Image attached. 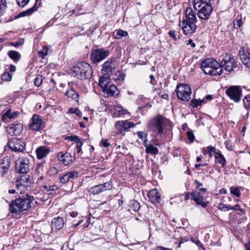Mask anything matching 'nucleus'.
<instances>
[{"instance_id":"72a5a7b5","label":"nucleus","mask_w":250,"mask_h":250,"mask_svg":"<svg viewBox=\"0 0 250 250\" xmlns=\"http://www.w3.org/2000/svg\"><path fill=\"white\" fill-rule=\"evenodd\" d=\"M8 56L15 62H18L21 58V54L16 51L10 50L8 52Z\"/></svg>"},{"instance_id":"37998d69","label":"nucleus","mask_w":250,"mask_h":250,"mask_svg":"<svg viewBox=\"0 0 250 250\" xmlns=\"http://www.w3.org/2000/svg\"><path fill=\"white\" fill-rule=\"evenodd\" d=\"M6 8V0H0V16L2 15L5 13Z\"/></svg>"},{"instance_id":"e433bc0d","label":"nucleus","mask_w":250,"mask_h":250,"mask_svg":"<svg viewBox=\"0 0 250 250\" xmlns=\"http://www.w3.org/2000/svg\"><path fill=\"white\" fill-rule=\"evenodd\" d=\"M125 78V74L121 71H116L112 75V79L115 81H124Z\"/></svg>"},{"instance_id":"6e6d98bb","label":"nucleus","mask_w":250,"mask_h":250,"mask_svg":"<svg viewBox=\"0 0 250 250\" xmlns=\"http://www.w3.org/2000/svg\"><path fill=\"white\" fill-rule=\"evenodd\" d=\"M69 111L71 113L76 114L78 116H81L82 114L81 111L78 108H71L69 109Z\"/></svg>"},{"instance_id":"2f4dec72","label":"nucleus","mask_w":250,"mask_h":250,"mask_svg":"<svg viewBox=\"0 0 250 250\" xmlns=\"http://www.w3.org/2000/svg\"><path fill=\"white\" fill-rule=\"evenodd\" d=\"M146 147V152L151 155H156L158 152V149L154 146L152 145H147L146 143L144 145Z\"/></svg>"},{"instance_id":"a18cd8bd","label":"nucleus","mask_w":250,"mask_h":250,"mask_svg":"<svg viewBox=\"0 0 250 250\" xmlns=\"http://www.w3.org/2000/svg\"><path fill=\"white\" fill-rule=\"evenodd\" d=\"M48 53V48L44 46L43 48L38 52V55L42 59H43L47 55Z\"/></svg>"},{"instance_id":"c85d7f7f","label":"nucleus","mask_w":250,"mask_h":250,"mask_svg":"<svg viewBox=\"0 0 250 250\" xmlns=\"http://www.w3.org/2000/svg\"><path fill=\"white\" fill-rule=\"evenodd\" d=\"M51 224L52 229H60L62 228L64 223L63 219L62 217H58L53 218Z\"/></svg>"},{"instance_id":"de8ad7c7","label":"nucleus","mask_w":250,"mask_h":250,"mask_svg":"<svg viewBox=\"0 0 250 250\" xmlns=\"http://www.w3.org/2000/svg\"><path fill=\"white\" fill-rule=\"evenodd\" d=\"M243 24L242 21V17H241L239 19L235 20L233 21V26L234 28H238L240 27Z\"/></svg>"},{"instance_id":"473e14b6","label":"nucleus","mask_w":250,"mask_h":250,"mask_svg":"<svg viewBox=\"0 0 250 250\" xmlns=\"http://www.w3.org/2000/svg\"><path fill=\"white\" fill-rule=\"evenodd\" d=\"M19 181L21 183L28 186L29 188L30 187L31 185L33 183L32 179H31L29 175L22 176Z\"/></svg>"},{"instance_id":"603ef678","label":"nucleus","mask_w":250,"mask_h":250,"mask_svg":"<svg viewBox=\"0 0 250 250\" xmlns=\"http://www.w3.org/2000/svg\"><path fill=\"white\" fill-rule=\"evenodd\" d=\"M9 113V111H8V110L5 113H4L2 115L1 121L3 122L6 123L8 122V120L10 119Z\"/></svg>"},{"instance_id":"e2e57ef3","label":"nucleus","mask_w":250,"mask_h":250,"mask_svg":"<svg viewBox=\"0 0 250 250\" xmlns=\"http://www.w3.org/2000/svg\"><path fill=\"white\" fill-rule=\"evenodd\" d=\"M230 209L232 210H242V209L239 208V205L238 204H236L234 206L230 207V206H229L228 208V210H229Z\"/></svg>"},{"instance_id":"39448f33","label":"nucleus","mask_w":250,"mask_h":250,"mask_svg":"<svg viewBox=\"0 0 250 250\" xmlns=\"http://www.w3.org/2000/svg\"><path fill=\"white\" fill-rule=\"evenodd\" d=\"M219 63L222 69L224 68L227 72L235 71L237 68V64L233 57L229 54H224L220 57Z\"/></svg>"},{"instance_id":"a211bd4d","label":"nucleus","mask_w":250,"mask_h":250,"mask_svg":"<svg viewBox=\"0 0 250 250\" xmlns=\"http://www.w3.org/2000/svg\"><path fill=\"white\" fill-rule=\"evenodd\" d=\"M58 160L65 166H68L73 163L75 160V156H72L70 153L66 152L63 153L60 152L57 154Z\"/></svg>"},{"instance_id":"c756f323","label":"nucleus","mask_w":250,"mask_h":250,"mask_svg":"<svg viewBox=\"0 0 250 250\" xmlns=\"http://www.w3.org/2000/svg\"><path fill=\"white\" fill-rule=\"evenodd\" d=\"M65 95L72 100L77 102L79 101V95L73 88L67 90L65 92Z\"/></svg>"},{"instance_id":"423d86ee","label":"nucleus","mask_w":250,"mask_h":250,"mask_svg":"<svg viewBox=\"0 0 250 250\" xmlns=\"http://www.w3.org/2000/svg\"><path fill=\"white\" fill-rule=\"evenodd\" d=\"M176 93L178 99L188 101L190 98L191 90L189 85L185 83H181L176 87Z\"/></svg>"},{"instance_id":"f8f14e48","label":"nucleus","mask_w":250,"mask_h":250,"mask_svg":"<svg viewBox=\"0 0 250 250\" xmlns=\"http://www.w3.org/2000/svg\"><path fill=\"white\" fill-rule=\"evenodd\" d=\"M179 26L182 28L183 33L188 36L193 34L197 28L195 23L184 20L179 23Z\"/></svg>"},{"instance_id":"58836bf2","label":"nucleus","mask_w":250,"mask_h":250,"mask_svg":"<svg viewBox=\"0 0 250 250\" xmlns=\"http://www.w3.org/2000/svg\"><path fill=\"white\" fill-rule=\"evenodd\" d=\"M29 187L27 185H25L23 184V183H21V182L19 180L16 181V188L18 191L20 192V193H22L23 192L25 191V189H27Z\"/></svg>"},{"instance_id":"2eb2a0df","label":"nucleus","mask_w":250,"mask_h":250,"mask_svg":"<svg viewBox=\"0 0 250 250\" xmlns=\"http://www.w3.org/2000/svg\"><path fill=\"white\" fill-rule=\"evenodd\" d=\"M241 61L247 67L250 68V52L247 47H242L239 52Z\"/></svg>"},{"instance_id":"13d9d810","label":"nucleus","mask_w":250,"mask_h":250,"mask_svg":"<svg viewBox=\"0 0 250 250\" xmlns=\"http://www.w3.org/2000/svg\"><path fill=\"white\" fill-rule=\"evenodd\" d=\"M8 111H9V117L10 119H12L16 118L19 114V112L18 111H14L12 113L11 112V109H8Z\"/></svg>"},{"instance_id":"49530a36","label":"nucleus","mask_w":250,"mask_h":250,"mask_svg":"<svg viewBox=\"0 0 250 250\" xmlns=\"http://www.w3.org/2000/svg\"><path fill=\"white\" fill-rule=\"evenodd\" d=\"M12 77V75L8 71L3 73L1 75V79L2 81L7 82L11 81Z\"/></svg>"},{"instance_id":"8fccbe9b","label":"nucleus","mask_w":250,"mask_h":250,"mask_svg":"<svg viewBox=\"0 0 250 250\" xmlns=\"http://www.w3.org/2000/svg\"><path fill=\"white\" fill-rule=\"evenodd\" d=\"M43 188L46 191H54L58 189V187L57 186L55 185H49V186H46L44 185L43 186Z\"/></svg>"},{"instance_id":"4be33fe9","label":"nucleus","mask_w":250,"mask_h":250,"mask_svg":"<svg viewBox=\"0 0 250 250\" xmlns=\"http://www.w3.org/2000/svg\"><path fill=\"white\" fill-rule=\"evenodd\" d=\"M10 158L8 156L0 159V174L2 176L8 171L10 167Z\"/></svg>"},{"instance_id":"0eeeda50","label":"nucleus","mask_w":250,"mask_h":250,"mask_svg":"<svg viewBox=\"0 0 250 250\" xmlns=\"http://www.w3.org/2000/svg\"><path fill=\"white\" fill-rule=\"evenodd\" d=\"M30 158L29 156L19 157L16 164V169L18 172L26 174L29 171Z\"/></svg>"},{"instance_id":"774afa93","label":"nucleus","mask_w":250,"mask_h":250,"mask_svg":"<svg viewBox=\"0 0 250 250\" xmlns=\"http://www.w3.org/2000/svg\"><path fill=\"white\" fill-rule=\"evenodd\" d=\"M188 238L186 237L181 238L179 242V244L178 246V248L180 247L181 244L188 241Z\"/></svg>"},{"instance_id":"c9c22d12","label":"nucleus","mask_w":250,"mask_h":250,"mask_svg":"<svg viewBox=\"0 0 250 250\" xmlns=\"http://www.w3.org/2000/svg\"><path fill=\"white\" fill-rule=\"evenodd\" d=\"M37 9L38 8L37 7V4L35 3L32 7L21 12L20 14V15L21 17L29 16L31 15L32 13H33L34 12L36 11Z\"/></svg>"},{"instance_id":"4c0bfd02","label":"nucleus","mask_w":250,"mask_h":250,"mask_svg":"<svg viewBox=\"0 0 250 250\" xmlns=\"http://www.w3.org/2000/svg\"><path fill=\"white\" fill-rule=\"evenodd\" d=\"M117 91V87L115 85L112 84L108 88V87H107L105 92H106L108 96H111L115 94Z\"/></svg>"},{"instance_id":"c03bdc74","label":"nucleus","mask_w":250,"mask_h":250,"mask_svg":"<svg viewBox=\"0 0 250 250\" xmlns=\"http://www.w3.org/2000/svg\"><path fill=\"white\" fill-rule=\"evenodd\" d=\"M230 192L231 194L234 195L237 197H239L241 194L239 188L236 187H231L230 188Z\"/></svg>"},{"instance_id":"f03ea898","label":"nucleus","mask_w":250,"mask_h":250,"mask_svg":"<svg viewBox=\"0 0 250 250\" xmlns=\"http://www.w3.org/2000/svg\"><path fill=\"white\" fill-rule=\"evenodd\" d=\"M210 0H194V8L198 11L199 19L207 20L210 16L212 7Z\"/></svg>"},{"instance_id":"4d7b16f0","label":"nucleus","mask_w":250,"mask_h":250,"mask_svg":"<svg viewBox=\"0 0 250 250\" xmlns=\"http://www.w3.org/2000/svg\"><path fill=\"white\" fill-rule=\"evenodd\" d=\"M187 135L188 140L190 141V143H192L195 139V137L193 133L191 131H188L187 132Z\"/></svg>"},{"instance_id":"f3484780","label":"nucleus","mask_w":250,"mask_h":250,"mask_svg":"<svg viewBox=\"0 0 250 250\" xmlns=\"http://www.w3.org/2000/svg\"><path fill=\"white\" fill-rule=\"evenodd\" d=\"M116 68L115 59L113 58H109L103 65L102 69L103 74L109 75Z\"/></svg>"},{"instance_id":"864d4df0","label":"nucleus","mask_w":250,"mask_h":250,"mask_svg":"<svg viewBox=\"0 0 250 250\" xmlns=\"http://www.w3.org/2000/svg\"><path fill=\"white\" fill-rule=\"evenodd\" d=\"M29 0H16V1L20 7H24L29 3Z\"/></svg>"},{"instance_id":"338daca9","label":"nucleus","mask_w":250,"mask_h":250,"mask_svg":"<svg viewBox=\"0 0 250 250\" xmlns=\"http://www.w3.org/2000/svg\"><path fill=\"white\" fill-rule=\"evenodd\" d=\"M101 145L104 147H108L110 146V144L108 143L106 139H103L101 142Z\"/></svg>"},{"instance_id":"7c9ffc66","label":"nucleus","mask_w":250,"mask_h":250,"mask_svg":"<svg viewBox=\"0 0 250 250\" xmlns=\"http://www.w3.org/2000/svg\"><path fill=\"white\" fill-rule=\"evenodd\" d=\"M216 162L221 164L222 167L226 165V160L224 155L220 152H217L215 155Z\"/></svg>"},{"instance_id":"20e7f679","label":"nucleus","mask_w":250,"mask_h":250,"mask_svg":"<svg viewBox=\"0 0 250 250\" xmlns=\"http://www.w3.org/2000/svg\"><path fill=\"white\" fill-rule=\"evenodd\" d=\"M201 67L205 74L211 76L220 75L223 72L219 62L212 58H208L202 61Z\"/></svg>"},{"instance_id":"5fc2aeb1","label":"nucleus","mask_w":250,"mask_h":250,"mask_svg":"<svg viewBox=\"0 0 250 250\" xmlns=\"http://www.w3.org/2000/svg\"><path fill=\"white\" fill-rule=\"evenodd\" d=\"M24 43V40L22 39H19L18 41L15 42H10V44L15 47H18Z\"/></svg>"},{"instance_id":"680f3d73","label":"nucleus","mask_w":250,"mask_h":250,"mask_svg":"<svg viewBox=\"0 0 250 250\" xmlns=\"http://www.w3.org/2000/svg\"><path fill=\"white\" fill-rule=\"evenodd\" d=\"M83 143L82 142H79L77 143L76 145V151L78 153H80L82 151V146Z\"/></svg>"},{"instance_id":"0e129e2a","label":"nucleus","mask_w":250,"mask_h":250,"mask_svg":"<svg viewBox=\"0 0 250 250\" xmlns=\"http://www.w3.org/2000/svg\"><path fill=\"white\" fill-rule=\"evenodd\" d=\"M228 207L229 206L223 203H220L218 206V209H219L221 210H225V209H227L228 210Z\"/></svg>"},{"instance_id":"ea45409f","label":"nucleus","mask_w":250,"mask_h":250,"mask_svg":"<svg viewBox=\"0 0 250 250\" xmlns=\"http://www.w3.org/2000/svg\"><path fill=\"white\" fill-rule=\"evenodd\" d=\"M130 208L135 211H138L140 208V203L136 200H131L129 203Z\"/></svg>"},{"instance_id":"393cba45","label":"nucleus","mask_w":250,"mask_h":250,"mask_svg":"<svg viewBox=\"0 0 250 250\" xmlns=\"http://www.w3.org/2000/svg\"><path fill=\"white\" fill-rule=\"evenodd\" d=\"M45 163V161L44 160L37 165L35 170V174L38 176V182H39L40 180H42L43 178L44 174L45 173L44 169Z\"/></svg>"},{"instance_id":"69168bd1","label":"nucleus","mask_w":250,"mask_h":250,"mask_svg":"<svg viewBox=\"0 0 250 250\" xmlns=\"http://www.w3.org/2000/svg\"><path fill=\"white\" fill-rule=\"evenodd\" d=\"M168 34L169 36L172 38L174 41L177 40V38L175 35V31H169L168 32Z\"/></svg>"},{"instance_id":"09e8293b","label":"nucleus","mask_w":250,"mask_h":250,"mask_svg":"<svg viewBox=\"0 0 250 250\" xmlns=\"http://www.w3.org/2000/svg\"><path fill=\"white\" fill-rule=\"evenodd\" d=\"M243 101L245 108H249L250 107V96L249 95L246 96Z\"/></svg>"},{"instance_id":"a19ab883","label":"nucleus","mask_w":250,"mask_h":250,"mask_svg":"<svg viewBox=\"0 0 250 250\" xmlns=\"http://www.w3.org/2000/svg\"><path fill=\"white\" fill-rule=\"evenodd\" d=\"M137 135L138 137L141 139L142 141L144 142V145L146 144L147 142V134L144 131H138L137 132Z\"/></svg>"},{"instance_id":"1a4fd4ad","label":"nucleus","mask_w":250,"mask_h":250,"mask_svg":"<svg viewBox=\"0 0 250 250\" xmlns=\"http://www.w3.org/2000/svg\"><path fill=\"white\" fill-rule=\"evenodd\" d=\"M109 55L108 50L104 49H96L93 51L91 55V60L94 63H98L104 59Z\"/></svg>"},{"instance_id":"412c9836","label":"nucleus","mask_w":250,"mask_h":250,"mask_svg":"<svg viewBox=\"0 0 250 250\" xmlns=\"http://www.w3.org/2000/svg\"><path fill=\"white\" fill-rule=\"evenodd\" d=\"M32 123L29 125V128L32 130L39 131L42 128V117L34 114L32 118Z\"/></svg>"},{"instance_id":"b1692460","label":"nucleus","mask_w":250,"mask_h":250,"mask_svg":"<svg viewBox=\"0 0 250 250\" xmlns=\"http://www.w3.org/2000/svg\"><path fill=\"white\" fill-rule=\"evenodd\" d=\"M110 79L109 75L104 74V75L99 78V84L104 92L110 83Z\"/></svg>"},{"instance_id":"bb28decb","label":"nucleus","mask_w":250,"mask_h":250,"mask_svg":"<svg viewBox=\"0 0 250 250\" xmlns=\"http://www.w3.org/2000/svg\"><path fill=\"white\" fill-rule=\"evenodd\" d=\"M187 21H192V23H195L197 21L196 14L193 11L191 8H188L186 11V19L183 20Z\"/></svg>"},{"instance_id":"9d476101","label":"nucleus","mask_w":250,"mask_h":250,"mask_svg":"<svg viewBox=\"0 0 250 250\" xmlns=\"http://www.w3.org/2000/svg\"><path fill=\"white\" fill-rule=\"evenodd\" d=\"M226 93L235 102H239L241 100L242 89L239 86H231L226 90Z\"/></svg>"},{"instance_id":"5701e85b","label":"nucleus","mask_w":250,"mask_h":250,"mask_svg":"<svg viewBox=\"0 0 250 250\" xmlns=\"http://www.w3.org/2000/svg\"><path fill=\"white\" fill-rule=\"evenodd\" d=\"M50 152V148L46 146H40L36 150L37 158L38 159H43L46 157Z\"/></svg>"},{"instance_id":"dca6fc26","label":"nucleus","mask_w":250,"mask_h":250,"mask_svg":"<svg viewBox=\"0 0 250 250\" xmlns=\"http://www.w3.org/2000/svg\"><path fill=\"white\" fill-rule=\"evenodd\" d=\"M18 201L20 205L21 212L27 210L31 207V203L34 200V198L31 196L26 195V197L18 198Z\"/></svg>"},{"instance_id":"3c124183","label":"nucleus","mask_w":250,"mask_h":250,"mask_svg":"<svg viewBox=\"0 0 250 250\" xmlns=\"http://www.w3.org/2000/svg\"><path fill=\"white\" fill-rule=\"evenodd\" d=\"M190 105L193 108L198 107V106H201L200 102H199V100H197V99H192L190 101Z\"/></svg>"},{"instance_id":"f704fd0d","label":"nucleus","mask_w":250,"mask_h":250,"mask_svg":"<svg viewBox=\"0 0 250 250\" xmlns=\"http://www.w3.org/2000/svg\"><path fill=\"white\" fill-rule=\"evenodd\" d=\"M216 152H216L215 147L212 146H209L208 147H205L203 150V153L204 155L208 154V156L210 158L212 157V153L216 154Z\"/></svg>"},{"instance_id":"052dcab7","label":"nucleus","mask_w":250,"mask_h":250,"mask_svg":"<svg viewBox=\"0 0 250 250\" xmlns=\"http://www.w3.org/2000/svg\"><path fill=\"white\" fill-rule=\"evenodd\" d=\"M68 138H69L70 140L76 142L77 144L79 142H82L80 140V138L77 136H71L68 137Z\"/></svg>"},{"instance_id":"7ed1b4c3","label":"nucleus","mask_w":250,"mask_h":250,"mask_svg":"<svg viewBox=\"0 0 250 250\" xmlns=\"http://www.w3.org/2000/svg\"><path fill=\"white\" fill-rule=\"evenodd\" d=\"M169 120L164 116L158 114L151 118L148 123L149 128L157 135H162L164 129L169 124Z\"/></svg>"},{"instance_id":"9b49d317","label":"nucleus","mask_w":250,"mask_h":250,"mask_svg":"<svg viewBox=\"0 0 250 250\" xmlns=\"http://www.w3.org/2000/svg\"><path fill=\"white\" fill-rule=\"evenodd\" d=\"M116 133L121 134L123 131H128L129 129L135 126V125L128 120H121L115 123Z\"/></svg>"},{"instance_id":"f257e3e1","label":"nucleus","mask_w":250,"mask_h":250,"mask_svg":"<svg viewBox=\"0 0 250 250\" xmlns=\"http://www.w3.org/2000/svg\"><path fill=\"white\" fill-rule=\"evenodd\" d=\"M70 74L80 80L89 79L92 77V67L87 63L79 62L71 68Z\"/></svg>"},{"instance_id":"4468645a","label":"nucleus","mask_w":250,"mask_h":250,"mask_svg":"<svg viewBox=\"0 0 250 250\" xmlns=\"http://www.w3.org/2000/svg\"><path fill=\"white\" fill-rule=\"evenodd\" d=\"M112 188L111 182H107L103 184L95 186L89 188V191L93 195L99 194L107 190H109Z\"/></svg>"},{"instance_id":"79ce46f5","label":"nucleus","mask_w":250,"mask_h":250,"mask_svg":"<svg viewBox=\"0 0 250 250\" xmlns=\"http://www.w3.org/2000/svg\"><path fill=\"white\" fill-rule=\"evenodd\" d=\"M128 35V33L125 31H124L122 29H119L117 31L116 34L115 36V38L116 39H120L122 37H126Z\"/></svg>"},{"instance_id":"bf43d9fd","label":"nucleus","mask_w":250,"mask_h":250,"mask_svg":"<svg viewBox=\"0 0 250 250\" xmlns=\"http://www.w3.org/2000/svg\"><path fill=\"white\" fill-rule=\"evenodd\" d=\"M42 83V78L41 77H37L34 81V84L37 86H39L41 85Z\"/></svg>"},{"instance_id":"a878e982","label":"nucleus","mask_w":250,"mask_h":250,"mask_svg":"<svg viewBox=\"0 0 250 250\" xmlns=\"http://www.w3.org/2000/svg\"><path fill=\"white\" fill-rule=\"evenodd\" d=\"M20 208V205L17 199L12 201L9 204V210L11 213L20 214L21 212V210Z\"/></svg>"},{"instance_id":"6ab92c4d","label":"nucleus","mask_w":250,"mask_h":250,"mask_svg":"<svg viewBox=\"0 0 250 250\" xmlns=\"http://www.w3.org/2000/svg\"><path fill=\"white\" fill-rule=\"evenodd\" d=\"M191 199L198 205L203 208L207 207L208 204V202L205 201V198L202 194L198 192H192L190 193Z\"/></svg>"},{"instance_id":"aec40b11","label":"nucleus","mask_w":250,"mask_h":250,"mask_svg":"<svg viewBox=\"0 0 250 250\" xmlns=\"http://www.w3.org/2000/svg\"><path fill=\"white\" fill-rule=\"evenodd\" d=\"M79 176L78 172L72 171L63 174L60 177V180L62 184H66L68 182H72L75 179H77Z\"/></svg>"},{"instance_id":"6e6552de","label":"nucleus","mask_w":250,"mask_h":250,"mask_svg":"<svg viewBox=\"0 0 250 250\" xmlns=\"http://www.w3.org/2000/svg\"><path fill=\"white\" fill-rule=\"evenodd\" d=\"M7 146L10 149L15 152H23L25 149V144L21 139L15 138L9 140Z\"/></svg>"},{"instance_id":"cd10ccee","label":"nucleus","mask_w":250,"mask_h":250,"mask_svg":"<svg viewBox=\"0 0 250 250\" xmlns=\"http://www.w3.org/2000/svg\"><path fill=\"white\" fill-rule=\"evenodd\" d=\"M147 195L152 202L158 203L161 202V195L156 189L150 191Z\"/></svg>"},{"instance_id":"ddd939ff","label":"nucleus","mask_w":250,"mask_h":250,"mask_svg":"<svg viewBox=\"0 0 250 250\" xmlns=\"http://www.w3.org/2000/svg\"><path fill=\"white\" fill-rule=\"evenodd\" d=\"M6 130L11 136L18 135L22 132L23 125L21 123L16 122L9 125L6 127Z\"/></svg>"}]
</instances>
